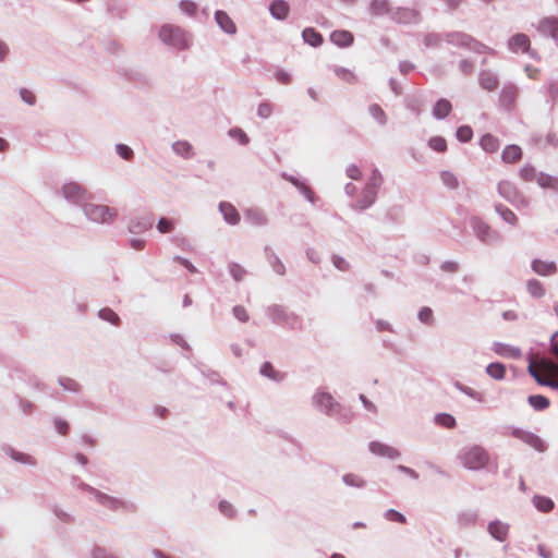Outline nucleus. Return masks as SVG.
Here are the masks:
<instances>
[{
    "label": "nucleus",
    "mask_w": 558,
    "mask_h": 558,
    "mask_svg": "<svg viewBox=\"0 0 558 558\" xmlns=\"http://www.w3.org/2000/svg\"><path fill=\"white\" fill-rule=\"evenodd\" d=\"M536 182L541 187L549 189L558 193V177L541 172L536 175Z\"/></svg>",
    "instance_id": "37"
},
{
    "label": "nucleus",
    "mask_w": 558,
    "mask_h": 558,
    "mask_svg": "<svg viewBox=\"0 0 558 558\" xmlns=\"http://www.w3.org/2000/svg\"><path fill=\"white\" fill-rule=\"evenodd\" d=\"M153 215L132 217L128 222V230L133 234H141L149 230L153 227Z\"/></svg>",
    "instance_id": "13"
},
{
    "label": "nucleus",
    "mask_w": 558,
    "mask_h": 558,
    "mask_svg": "<svg viewBox=\"0 0 558 558\" xmlns=\"http://www.w3.org/2000/svg\"><path fill=\"white\" fill-rule=\"evenodd\" d=\"M494 208H495V211L501 217V219L505 222H507L513 227L518 225V217L511 209H509L501 203L496 204Z\"/></svg>",
    "instance_id": "38"
},
{
    "label": "nucleus",
    "mask_w": 558,
    "mask_h": 558,
    "mask_svg": "<svg viewBox=\"0 0 558 558\" xmlns=\"http://www.w3.org/2000/svg\"><path fill=\"white\" fill-rule=\"evenodd\" d=\"M82 209L85 217L96 223H111L118 216L117 210L107 205L86 203Z\"/></svg>",
    "instance_id": "5"
},
{
    "label": "nucleus",
    "mask_w": 558,
    "mask_h": 558,
    "mask_svg": "<svg viewBox=\"0 0 558 558\" xmlns=\"http://www.w3.org/2000/svg\"><path fill=\"white\" fill-rule=\"evenodd\" d=\"M160 40L178 50L189 48V38L186 33L179 26L166 24L159 31Z\"/></svg>",
    "instance_id": "3"
},
{
    "label": "nucleus",
    "mask_w": 558,
    "mask_h": 558,
    "mask_svg": "<svg viewBox=\"0 0 558 558\" xmlns=\"http://www.w3.org/2000/svg\"><path fill=\"white\" fill-rule=\"evenodd\" d=\"M98 316L100 319L109 322L116 326H118L120 323V317L118 316V314L109 307H104L99 310Z\"/></svg>",
    "instance_id": "50"
},
{
    "label": "nucleus",
    "mask_w": 558,
    "mask_h": 558,
    "mask_svg": "<svg viewBox=\"0 0 558 558\" xmlns=\"http://www.w3.org/2000/svg\"><path fill=\"white\" fill-rule=\"evenodd\" d=\"M58 383L64 390H68L70 392L77 393L82 390L81 385L70 377H59Z\"/></svg>",
    "instance_id": "45"
},
{
    "label": "nucleus",
    "mask_w": 558,
    "mask_h": 558,
    "mask_svg": "<svg viewBox=\"0 0 558 558\" xmlns=\"http://www.w3.org/2000/svg\"><path fill=\"white\" fill-rule=\"evenodd\" d=\"M445 41L460 48H465L476 53L494 52L492 48L480 43L471 35L463 32H448L445 33Z\"/></svg>",
    "instance_id": "2"
},
{
    "label": "nucleus",
    "mask_w": 558,
    "mask_h": 558,
    "mask_svg": "<svg viewBox=\"0 0 558 558\" xmlns=\"http://www.w3.org/2000/svg\"><path fill=\"white\" fill-rule=\"evenodd\" d=\"M487 531L493 538L504 542L508 537L509 525L499 520H494L488 523Z\"/></svg>",
    "instance_id": "22"
},
{
    "label": "nucleus",
    "mask_w": 558,
    "mask_h": 558,
    "mask_svg": "<svg viewBox=\"0 0 558 558\" xmlns=\"http://www.w3.org/2000/svg\"><path fill=\"white\" fill-rule=\"evenodd\" d=\"M156 228L162 234L171 233L175 229V221L167 217H161L158 219Z\"/></svg>",
    "instance_id": "47"
},
{
    "label": "nucleus",
    "mask_w": 558,
    "mask_h": 558,
    "mask_svg": "<svg viewBox=\"0 0 558 558\" xmlns=\"http://www.w3.org/2000/svg\"><path fill=\"white\" fill-rule=\"evenodd\" d=\"M389 19L399 24H413L418 22L420 14L410 8L392 7Z\"/></svg>",
    "instance_id": "11"
},
{
    "label": "nucleus",
    "mask_w": 558,
    "mask_h": 558,
    "mask_svg": "<svg viewBox=\"0 0 558 558\" xmlns=\"http://www.w3.org/2000/svg\"><path fill=\"white\" fill-rule=\"evenodd\" d=\"M534 507L544 513H548L554 509V501L551 498L541 495H535L532 499Z\"/></svg>",
    "instance_id": "40"
},
{
    "label": "nucleus",
    "mask_w": 558,
    "mask_h": 558,
    "mask_svg": "<svg viewBox=\"0 0 558 558\" xmlns=\"http://www.w3.org/2000/svg\"><path fill=\"white\" fill-rule=\"evenodd\" d=\"M453 387L456 389H458L460 392L464 393L465 396L470 397L471 399H473L477 402L483 401V395L481 392L474 390L473 388H471L469 386L463 385L462 383H460L458 380L453 383Z\"/></svg>",
    "instance_id": "44"
},
{
    "label": "nucleus",
    "mask_w": 558,
    "mask_h": 558,
    "mask_svg": "<svg viewBox=\"0 0 558 558\" xmlns=\"http://www.w3.org/2000/svg\"><path fill=\"white\" fill-rule=\"evenodd\" d=\"M4 450H5V453L16 463H21V464H25V465H29V466H35L37 464L36 459L28 453L15 450L12 447H8Z\"/></svg>",
    "instance_id": "27"
},
{
    "label": "nucleus",
    "mask_w": 558,
    "mask_h": 558,
    "mask_svg": "<svg viewBox=\"0 0 558 558\" xmlns=\"http://www.w3.org/2000/svg\"><path fill=\"white\" fill-rule=\"evenodd\" d=\"M417 318L420 319V322H422L424 324H427V325L432 324V322H433L432 308L428 306L422 307L417 313Z\"/></svg>",
    "instance_id": "60"
},
{
    "label": "nucleus",
    "mask_w": 558,
    "mask_h": 558,
    "mask_svg": "<svg viewBox=\"0 0 558 558\" xmlns=\"http://www.w3.org/2000/svg\"><path fill=\"white\" fill-rule=\"evenodd\" d=\"M229 272L236 282L242 281L246 275V270L238 263L229 264Z\"/></svg>",
    "instance_id": "55"
},
{
    "label": "nucleus",
    "mask_w": 558,
    "mask_h": 558,
    "mask_svg": "<svg viewBox=\"0 0 558 558\" xmlns=\"http://www.w3.org/2000/svg\"><path fill=\"white\" fill-rule=\"evenodd\" d=\"M470 226L475 236L485 244H493L501 241L500 233L477 216L470 218Z\"/></svg>",
    "instance_id": "6"
},
{
    "label": "nucleus",
    "mask_w": 558,
    "mask_h": 558,
    "mask_svg": "<svg viewBox=\"0 0 558 558\" xmlns=\"http://www.w3.org/2000/svg\"><path fill=\"white\" fill-rule=\"evenodd\" d=\"M537 31L539 34L553 39H558V19L555 16L544 17L539 21Z\"/></svg>",
    "instance_id": "17"
},
{
    "label": "nucleus",
    "mask_w": 558,
    "mask_h": 558,
    "mask_svg": "<svg viewBox=\"0 0 558 558\" xmlns=\"http://www.w3.org/2000/svg\"><path fill=\"white\" fill-rule=\"evenodd\" d=\"M486 374L495 380H501L506 375V367L502 363L493 362L486 366Z\"/></svg>",
    "instance_id": "41"
},
{
    "label": "nucleus",
    "mask_w": 558,
    "mask_h": 558,
    "mask_svg": "<svg viewBox=\"0 0 558 558\" xmlns=\"http://www.w3.org/2000/svg\"><path fill=\"white\" fill-rule=\"evenodd\" d=\"M229 135L232 138L238 140L241 145H246L250 142V138L246 135V133L242 129H240V128H232L229 131Z\"/></svg>",
    "instance_id": "57"
},
{
    "label": "nucleus",
    "mask_w": 558,
    "mask_h": 558,
    "mask_svg": "<svg viewBox=\"0 0 558 558\" xmlns=\"http://www.w3.org/2000/svg\"><path fill=\"white\" fill-rule=\"evenodd\" d=\"M440 179H441V182L444 183V185H446L447 187H449L451 190L457 189L459 185V181H458L457 177L450 171H442L440 173Z\"/></svg>",
    "instance_id": "56"
},
{
    "label": "nucleus",
    "mask_w": 558,
    "mask_h": 558,
    "mask_svg": "<svg viewBox=\"0 0 558 558\" xmlns=\"http://www.w3.org/2000/svg\"><path fill=\"white\" fill-rule=\"evenodd\" d=\"M53 425L59 434L65 436L69 433V423L60 417H54Z\"/></svg>",
    "instance_id": "63"
},
{
    "label": "nucleus",
    "mask_w": 558,
    "mask_h": 558,
    "mask_svg": "<svg viewBox=\"0 0 558 558\" xmlns=\"http://www.w3.org/2000/svg\"><path fill=\"white\" fill-rule=\"evenodd\" d=\"M527 292L535 299H541L545 295V288L537 279H530L526 282Z\"/></svg>",
    "instance_id": "43"
},
{
    "label": "nucleus",
    "mask_w": 558,
    "mask_h": 558,
    "mask_svg": "<svg viewBox=\"0 0 558 558\" xmlns=\"http://www.w3.org/2000/svg\"><path fill=\"white\" fill-rule=\"evenodd\" d=\"M428 147L437 153L447 150V142L441 136H433L428 140Z\"/></svg>",
    "instance_id": "53"
},
{
    "label": "nucleus",
    "mask_w": 558,
    "mask_h": 558,
    "mask_svg": "<svg viewBox=\"0 0 558 558\" xmlns=\"http://www.w3.org/2000/svg\"><path fill=\"white\" fill-rule=\"evenodd\" d=\"M302 38L304 43L308 44L312 47H319L324 41L322 34L318 33L313 27L304 28L302 32Z\"/></svg>",
    "instance_id": "33"
},
{
    "label": "nucleus",
    "mask_w": 558,
    "mask_h": 558,
    "mask_svg": "<svg viewBox=\"0 0 558 558\" xmlns=\"http://www.w3.org/2000/svg\"><path fill=\"white\" fill-rule=\"evenodd\" d=\"M290 12V5L286 0H274L269 4V14L278 21H284Z\"/></svg>",
    "instance_id": "21"
},
{
    "label": "nucleus",
    "mask_w": 558,
    "mask_h": 558,
    "mask_svg": "<svg viewBox=\"0 0 558 558\" xmlns=\"http://www.w3.org/2000/svg\"><path fill=\"white\" fill-rule=\"evenodd\" d=\"M265 256L267 262L269 263L272 270L279 275L283 276L286 274V266L279 258V256L269 247H265Z\"/></svg>",
    "instance_id": "30"
},
{
    "label": "nucleus",
    "mask_w": 558,
    "mask_h": 558,
    "mask_svg": "<svg viewBox=\"0 0 558 558\" xmlns=\"http://www.w3.org/2000/svg\"><path fill=\"white\" fill-rule=\"evenodd\" d=\"M93 496L99 505L108 508L109 510H117L128 507L126 501L109 496L98 489H96Z\"/></svg>",
    "instance_id": "16"
},
{
    "label": "nucleus",
    "mask_w": 558,
    "mask_h": 558,
    "mask_svg": "<svg viewBox=\"0 0 558 558\" xmlns=\"http://www.w3.org/2000/svg\"><path fill=\"white\" fill-rule=\"evenodd\" d=\"M530 45L531 41L529 36L523 33L514 34L507 43L508 49L513 53H524L525 51H529Z\"/></svg>",
    "instance_id": "18"
},
{
    "label": "nucleus",
    "mask_w": 558,
    "mask_h": 558,
    "mask_svg": "<svg viewBox=\"0 0 558 558\" xmlns=\"http://www.w3.org/2000/svg\"><path fill=\"white\" fill-rule=\"evenodd\" d=\"M384 515L387 520L392 521V522H398V523L407 522L405 517L401 512H399L395 509H388Z\"/></svg>",
    "instance_id": "59"
},
{
    "label": "nucleus",
    "mask_w": 558,
    "mask_h": 558,
    "mask_svg": "<svg viewBox=\"0 0 558 558\" xmlns=\"http://www.w3.org/2000/svg\"><path fill=\"white\" fill-rule=\"evenodd\" d=\"M259 374L277 383L282 381L286 378V375L276 371L270 362H264L262 364Z\"/></svg>",
    "instance_id": "34"
},
{
    "label": "nucleus",
    "mask_w": 558,
    "mask_h": 558,
    "mask_svg": "<svg viewBox=\"0 0 558 558\" xmlns=\"http://www.w3.org/2000/svg\"><path fill=\"white\" fill-rule=\"evenodd\" d=\"M480 145L486 153H495L499 149L500 142L497 137L487 133L481 137Z\"/></svg>",
    "instance_id": "39"
},
{
    "label": "nucleus",
    "mask_w": 558,
    "mask_h": 558,
    "mask_svg": "<svg viewBox=\"0 0 558 558\" xmlns=\"http://www.w3.org/2000/svg\"><path fill=\"white\" fill-rule=\"evenodd\" d=\"M368 112L380 125H385L387 123V116L379 105L372 104L368 107Z\"/></svg>",
    "instance_id": "46"
},
{
    "label": "nucleus",
    "mask_w": 558,
    "mask_h": 558,
    "mask_svg": "<svg viewBox=\"0 0 558 558\" xmlns=\"http://www.w3.org/2000/svg\"><path fill=\"white\" fill-rule=\"evenodd\" d=\"M219 210L223 216V219L227 223L231 226H235L240 221V214L236 208L228 202H221L219 204Z\"/></svg>",
    "instance_id": "25"
},
{
    "label": "nucleus",
    "mask_w": 558,
    "mask_h": 558,
    "mask_svg": "<svg viewBox=\"0 0 558 558\" xmlns=\"http://www.w3.org/2000/svg\"><path fill=\"white\" fill-rule=\"evenodd\" d=\"M272 112V106L269 102H262L257 107V116L262 119H267Z\"/></svg>",
    "instance_id": "62"
},
{
    "label": "nucleus",
    "mask_w": 558,
    "mask_h": 558,
    "mask_svg": "<svg viewBox=\"0 0 558 558\" xmlns=\"http://www.w3.org/2000/svg\"><path fill=\"white\" fill-rule=\"evenodd\" d=\"M527 402L535 411H543L550 404L549 399L543 395L529 396Z\"/></svg>",
    "instance_id": "42"
},
{
    "label": "nucleus",
    "mask_w": 558,
    "mask_h": 558,
    "mask_svg": "<svg viewBox=\"0 0 558 558\" xmlns=\"http://www.w3.org/2000/svg\"><path fill=\"white\" fill-rule=\"evenodd\" d=\"M368 449H369L371 453L378 456V457H384V458H387L390 460H395L400 457L399 450H397L396 448L390 447L386 444H383L380 441H371L368 445Z\"/></svg>",
    "instance_id": "15"
},
{
    "label": "nucleus",
    "mask_w": 558,
    "mask_h": 558,
    "mask_svg": "<svg viewBox=\"0 0 558 558\" xmlns=\"http://www.w3.org/2000/svg\"><path fill=\"white\" fill-rule=\"evenodd\" d=\"M313 405L328 416L340 417L342 407L327 391L317 390L312 398Z\"/></svg>",
    "instance_id": "4"
},
{
    "label": "nucleus",
    "mask_w": 558,
    "mask_h": 558,
    "mask_svg": "<svg viewBox=\"0 0 558 558\" xmlns=\"http://www.w3.org/2000/svg\"><path fill=\"white\" fill-rule=\"evenodd\" d=\"M445 41V33H429L424 37V45L426 47H440L441 43Z\"/></svg>",
    "instance_id": "49"
},
{
    "label": "nucleus",
    "mask_w": 558,
    "mask_h": 558,
    "mask_svg": "<svg viewBox=\"0 0 558 558\" xmlns=\"http://www.w3.org/2000/svg\"><path fill=\"white\" fill-rule=\"evenodd\" d=\"M498 194L517 208H526L529 201L510 181L504 180L497 184Z\"/></svg>",
    "instance_id": "7"
},
{
    "label": "nucleus",
    "mask_w": 558,
    "mask_h": 558,
    "mask_svg": "<svg viewBox=\"0 0 558 558\" xmlns=\"http://www.w3.org/2000/svg\"><path fill=\"white\" fill-rule=\"evenodd\" d=\"M456 137L461 143H468L473 137V130L469 125H461L456 131Z\"/></svg>",
    "instance_id": "52"
},
{
    "label": "nucleus",
    "mask_w": 558,
    "mask_h": 558,
    "mask_svg": "<svg viewBox=\"0 0 558 558\" xmlns=\"http://www.w3.org/2000/svg\"><path fill=\"white\" fill-rule=\"evenodd\" d=\"M377 191L365 185L362 191L361 197L356 201L355 204L351 205V208L359 211L366 210L374 205V203L377 199Z\"/></svg>",
    "instance_id": "14"
},
{
    "label": "nucleus",
    "mask_w": 558,
    "mask_h": 558,
    "mask_svg": "<svg viewBox=\"0 0 558 558\" xmlns=\"http://www.w3.org/2000/svg\"><path fill=\"white\" fill-rule=\"evenodd\" d=\"M493 350L496 354L501 356H509L512 359H519L521 356V350L517 347H512L502 342H495Z\"/></svg>",
    "instance_id": "31"
},
{
    "label": "nucleus",
    "mask_w": 558,
    "mask_h": 558,
    "mask_svg": "<svg viewBox=\"0 0 558 558\" xmlns=\"http://www.w3.org/2000/svg\"><path fill=\"white\" fill-rule=\"evenodd\" d=\"M512 436L520 439L524 444L534 448L536 451L543 452L546 450L545 442L541 439L539 436L532 432H526L520 428H514L512 430Z\"/></svg>",
    "instance_id": "12"
},
{
    "label": "nucleus",
    "mask_w": 558,
    "mask_h": 558,
    "mask_svg": "<svg viewBox=\"0 0 558 558\" xmlns=\"http://www.w3.org/2000/svg\"><path fill=\"white\" fill-rule=\"evenodd\" d=\"M330 41L340 48L350 47L354 41V36L345 29H337L330 34Z\"/></svg>",
    "instance_id": "24"
},
{
    "label": "nucleus",
    "mask_w": 558,
    "mask_h": 558,
    "mask_svg": "<svg viewBox=\"0 0 558 558\" xmlns=\"http://www.w3.org/2000/svg\"><path fill=\"white\" fill-rule=\"evenodd\" d=\"M519 97V87L512 82L504 84L499 93V105L500 107L510 112L515 107L517 99Z\"/></svg>",
    "instance_id": "9"
},
{
    "label": "nucleus",
    "mask_w": 558,
    "mask_h": 558,
    "mask_svg": "<svg viewBox=\"0 0 558 558\" xmlns=\"http://www.w3.org/2000/svg\"><path fill=\"white\" fill-rule=\"evenodd\" d=\"M342 481L350 487L363 488L366 485V482L360 475L353 473L344 474Z\"/></svg>",
    "instance_id": "48"
},
{
    "label": "nucleus",
    "mask_w": 558,
    "mask_h": 558,
    "mask_svg": "<svg viewBox=\"0 0 558 558\" xmlns=\"http://www.w3.org/2000/svg\"><path fill=\"white\" fill-rule=\"evenodd\" d=\"M452 110L451 102L446 99L441 98L436 101V104L433 107L432 114L436 120H442L447 118Z\"/></svg>",
    "instance_id": "29"
},
{
    "label": "nucleus",
    "mask_w": 558,
    "mask_h": 558,
    "mask_svg": "<svg viewBox=\"0 0 558 558\" xmlns=\"http://www.w3.org/2000/svg\"><path fill=\"white\" fill-rule=\"evenodd\" d=\"M478 514L475 510L461 511L457 517V522L461 527H469L475 525Z\"/></svg>",
    "instance_id": "36"
},
{
    "label": "nucleus",
    "mask_w": 558,
    "mask_h": 558,
    "mask_svg": "<svg viewBox=\"0 0 558 558\" xmlns=\"http://www.w3.org/2000/svg\"><path fill=\"white\" fill-rule=\"evenodd\" d=\"M531 268L539 276H550L557 272V265L553 260L547 262L538 258L533 259L531 263Z\"/></svg>",
    "instance_id": "23"
},
{
    "label": "nucleus",
    "mask_w": 558,
    "mask_h": 558,
    "mask_svg": "<svg viewBox=\"0 0 558 558\" xmlns=\"http://www.w3.org/2000/svg\"><path fill=\"white\" fill-rule=\"evenodd\" d=\"M333 71H335V74L339 78H341L342 81H344L347 83L353 84L356 82L355 74L352 71H350L349 69L336 66Z\"/></svg>",
    "instance_id": "54"
},
{
    "label": "nucleus",
    "mask_w": 558,
    "mask_h": 558,
    "mask_svg": "<svg viewBox=\"0 0 558 558\" xmlns=\"http://www.w3.org/2000/svg\"><path fill=\"white\" fill-rule=\"evenodd\" d=\"M331 262L333 266L341 271H347L350 269V264L342 256L335 254L331 256Z\"/></svg>",
    "instance_id": "61"
},
{
    "label": "nucleus",
    "mask_w": 558,
    "mask_h": 558,
    "mask_svg": "<svg viewBox=\"0 0 558 558\" xmlns=\"http://www.w3.org/2000/svg\"><path fill=\"white\" fill-rule=\"evenodd\" d=\"M244 218L250 225L254 227H263L268 222L264 211L257 208H250L245 210Z\"/></svg>",
    "instance_id": "28"
},
{
    "label": "nucleus",
    "mask_w": 558,
    "mask_h": 558,
    "mask_svg": "<svg viewBox=\"0 0 558 558\" xmlns=\"http://www.w3.org/2000/svg\"><path fill=\"white\" fill-rule=\"evenodd\" d=\"M172 150L175 155L181 156L184 159H191L194 157V148L187 141H177L172 144Z\"/></svg>",
    "instance_id": "32"
},
{
    "label": "nucleus",
    "mask_w": 558,
    "mask_h": 558,
    "mask_svg": "<svg viewBox=\"0 0 558 558\" xmlns=\"http://www.w3.org/2000/svg\"><path fill=\"white\" fill-rule=\"evenodd\" d=\"M392 7L389 0H371L368 11L372 16H390Z\"/></svg>",
    "instance_id": "26"
},
{
    "label": "nucleus",
    "mask_w": 558,
    "mask_h": 558,
    "mask_svg": "<svg viewBox=\"0 0 558 558\" xmlns=\"http://www.w3.org/2000/svg\"><path fill=\"white\" fill-rule=\"evenodd\" d=\"M383 181L384 178L380 171L378 169H374L372 171V175L368 178L365 185L378 192L383 184Z\"/></svg>",
    "instance_id": "51"
},
{
    "label": "nucleus",
    "mask_w": 558,
    "mask_h": 558,
    "mask_svg": "<svg viewBox=\"0 0 558 558\" xmlns=\"http://www.w3.org/2000/svg\"><path fill=\"white\" fill-rule=\"evenodd\" d=\"M92 558H118L113 554L109 553L106 548L96 546L92 550Z\"/></svg>",
    "instance_id": "64"
},
{
    "label": "nucleus",
    "mask_w": 558,
    "mask_h": 558,
    "mask_svg": "<svg viewBox=\"0 0 558 558\" xmlns=\"http://www.w3.org/2000/svg\"><path fill=\"white\" fill-rule=\"evenodd\" d=\"M116 151L124 160H131L134 156L132 148L125 144H117Z\"/></svg>",
    "instance_id": "58"
},
{
    "label": "nucleus",
    "mask_w": 558,
    "mask_h": 558,
    "mask_svg": "<svg viewBox=\"0 0 558 558\" xmlns=\"http://www.w3.org/2000/svg\"><path fill=\"white\" fill-rule=\"evenodd\" d=\"M63 198L75 206L82 207L87 203V191L76 182L65 183L61 187Z\"/></svg>",
    "instance_id": "8"
},
{
    "label": "nucleus",
    "mask_w": 558,
    "mask_h": 558,
    "mask_svg": "<svg viewBox=\"0 0 558 558\" xmlns=\"http://www.w3.org/2000/svg\"><path fill=\"white\" fill-rule=\"evenodd\" d=\"M215 21L219 28L228 35H234L236 33V26L227 12L217 10L215 12Z\"/></svg>",
    "instance_id": "19"
},
{
    "label": "nucleus",
    "mask_w": 558,
    "mask_h": 558,
    "mask_svg": "<svg viewBox=\"0 0 558 558\" xmlns=\"http://www.w3.org/2000/svg\"><path fill=\"white\" fill-rule=\"evenodd\" d=\"M522 157V149L518 145H508L501 153V159L507 163H513Z\"/></svg>",
    "instance_id": "35"
},
{
    "label": "nucleus",
    "mask_w": 558,
    "mask_h": 558,
    "mask_svg": "<svg viewBox=\"0 0 558 558\" xmlns=\"http://www.w3.org/2000/svg\"><path fill=\"white\" fill-rule=\"evenodd\" d=\"M458 459L465 469L478 471L487 465L489 456L483 447L474 445L462 448L458 454Z\"/></svg>",
    "instance_id": "1"
},
{
    "label": "nucleus",
    "mask_w": 558,
    "mask_h": 558,
    "mask_svg": "<svg viewBox=\"0 0 558 558\" xmlns=\"http://www.w3.org/2000/svg\"><path fill=\"white\" fill-rule=\"evenodd\" d=\"M478 83L487 92L495 90L499 85L498 75L490 70H483L478 74Z\"/></svg>",
    "instance_id": "20"
},
{
    "label": "nucleus",
    "mask_w": 558,
    "mask_h": 558,
    "mask_svg": "<svg viewBox=\"0 0 558 558\" xmlns=\"http://www.w3.org/2000/svg\"><path fill=\"white\" fill-rule=\"evenodd\" d=\"M266 315L275 324L293 325L298 319L294 313L289 312L284 306L279 304L268 306Z\"/></svg>",
    "instance_id": "10"
}]
</instances>
